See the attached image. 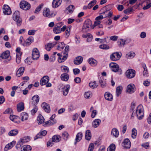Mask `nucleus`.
Here are the masks:
<instances>
[{
  "mask_svg": "<svg viewBox=\"0 0 151 151\" xmlns=\"http://www.w3.org/2000/svg\"><path fill=\"white\" fill-rule=\"evenodd\" d=\"M143 106L142 105H139L137 107L136 111L137 116L138 119L141 120L144 117Z\"/></svg>",
  "mask_w": 151,
  "mask_h": 151,
  "instance_id": "nucleus-1",
  "label": "nucleus"
},
{
  "mask_svg": "<svg viewBox=\"0 0 151 151\" xmlns=\"http://www.w3.org/2000/svg\"><path fill=\"white\" fill-rule=\"evenodd\" d=\"M101 14L103 15L105 18L107 17H111L113 15V12L111 10H109L104 7H102L100 10Z\"/></svg>",
  "mask_w": 151,
  "mask_h": 151,
  "instance_id": "nucleus-2",
  "label": "nucleus"
},
{
  "mask_svg": "<svg viewBox=\"0 0 151 151\" xmlns=\"http://www.w3.org/2000/svg\"><path fill=\"white\" fill-rule=\"evenodd\" d=\"M13 19L17 22V25L20 26L22 23V19L19 16V13L18 11H15L13 14Z\"/></svg>",
  "mask_w": 151,
  "mask_h": 151,
  "instance_id": "nucleus-3",
  "label": "nucleus"
},
{
  "mask_svg": "<svg viewBox=\"0 0 151 151\" xmlns=\"http://www.w3.org/2000/svg\"><path fill=\"white\" fill-rule=\"evenodd\" d=\"M121 56V53L118 52H114L110 55V58L111 60L116 61L119 60Z\"/></svg>",
  "mask_w": 151,
  "mask_h": 151,
  "instance_id": "nucleus-4",
  "label": "nucleus"
},
{
  "mask_svg": "<svg viewBox=\"0 0 151 151\" xmlns=\"http://www.w3.org/2000/svg\"><path fill=\"white\" fill-rule=\"evenodd\" d=\"M126 76L128 78H132L135 76L136 71L132 69H129L126 72Z\"/></svg>",
  "mask_w": 151,
  "mask_h": 151,
  "instance_id": "nucleus-5",
  "label": "nucleus"
},
{
  "mask_svg": "<svg viewBox=\"0 0 151 151\" xmlns=\"http://www.w3.org/2000/svg\"><path fill=\"white\" fill-rule=\"evenodd\" d=\"M20 7L25 10H27L30 9V5L28 2L24 1H21L20 3Z\"/></svg>",
  "mask_w": 151,
  "mask_h": 151,
  "instance_id": "nucleus-6",
  "label": "nucleus"
},
{
  "mask_svg": "<svg viewBox=\"0 0 151 151\" xmlns=\"http://www.w3.org/2000/svg\"><path fill=\"white\" fill-rule=\"evenodd\" d=\"M43 14L45 17L50 18L55 16L53 13L50 11L49 8L44 9L43 10Z\"/></svg>",
  "mask_w": 151,
  "mask_h": 151,
  "instance_id": "nucleus-7",
  "label": "nucleus"
},
{
  "mask_svg": "<svg viewBox=\"0 0 151 151\" xmlns=\"http://www.w3.org/2000/svg\"><path fill=\"white\" fill-rule=\"evenodd\" d=\"M40 57V52L37 48H35L33 49L32 51V58L33 60H36L37 59Z\"/></svg>",
  "mask_w": 151,
  "mask_h": 151,
  "instance_id": "nucleus-8",
  "label": "nucleus"
},
{
  "mask_svg": "<svg viewBox=\"0 0 151 151\" xmlns=\"http://www.w3.org/2000/svg\"><path fill=\"white\" fill-rule=\"evenodd\" d=\"M136 90L135 86L133 83L129 84L127 88V91L129 93H133Z\"/></svg>",
  "mask_w": 151,
  "mask_h": 151,
  "instance_id": "nucleus-9",
  "label": "nucleus"
},
{
  "mask_svg": "<svg viewBox=\"0 0 151 151\" xmlns=\"http://www.w3.org/2000/svg\"><path fill=\"white\" fill-rule=\"evenodd\" d=\"M61 56H60V57L58 58V61L60 63L64 62L66 60L68 56V53L64 52L61 53Z\"/></svg>",
  "mask_w": 151,
  "mask_h": 151,
  "instance_id": "nucleus-10",
  "label": "nucleus"
},
{
  "mask_svg": "<svg viewBox=\"0 0 151 151\" xmlns=\"http://www.w3.org/2000/svg\"><path fill=\"white\" fill-rule=\"evenodd\" d=\"M3 13L5 15H10L12 13L11 9L7 5H4L3 6Z\"/></svg>",
  "mask_w": 151,
  "mask_h": 151,
  "instance_id": "nucleus-11",
  "label": "nucleus"
},
{
  "mask_svg": "<svg viewBox=\"0 0 151 151\" xmlns=\"http://www.w3.org/2000/svg\"><path fill=\"white\" fill-rule=\"evenodd\" d=\"M109 66L112 70L115 72H117L119 70V66L116 63H111L109 64Z\"/></svg>",
  "mask_w": 151,
  "mask_h": 151,
  "instance_id": "nucleus-12",
  "label": "nucleus"
},
{
  "mask_svg": "<svg viewBox=\"0 0 151 151\" xmlns=\"http://www.w3.org/2000/svg\"><path fill=\"white\" fill-rule=\"evenodd\" d=\"M105 18L103 15L102 14L97 17L95 19L96 20L94 23V24L93 25V26L95 27L98 25L99 24H101V20L104 18Z\"/></svg>",
  "mask_w": 151,
  "mask_h": 151,
  "instance_id": "nucleus-13",
  "label": "nucleus"
},
{
  "mask_svg": "<svg viewBox=\"0 0 151 151\" xmlns=\"http://www.w3.org/2000/svg\"><path fill=\"white\" fill-rule=\"evenodd\" d=\"M49 81V78L47 76H45L41 79L40 84L41 86H43L47 83Z\"/></svg>",
  "mask_w": 151,
  "mask_h": 151,
  "instance_id": "nucleus-14",
  "label": "nucleus"
},
{
  "mask_svg": "<svg viewBox=\"0 0 151 151\" xmlns=\"http://www.w3.org/2000/svg\"><path fill=\"white\" fill-rule=\"evenodd\" d=\"M42 106L44 110L47 113H49L50 111V106L46 103L43 102L42 104Z\"/></svg>",
  "mask_w": 151,
  "mask_h": 151,
  "instance_id": "nucleus-15",
  "label": "nucleus"
},
{
  "mask_svg": "<svg viewBox=\"0 0 151 151\" xmlns=\"http://www.w3.org/2000/svg\"><path fill=\"white\" fill-rule=\"evenodd\" d=\"M33 38L32 37L30 36L27 39L24 43L22 44L23 46H27L30 45L33 41Z\"/></svg>",
  "mask_w": 151,
  "mask_h": 151,
  "instance_id": "nucleus-16",
  "label": "nucleus"
},
{
  "mask_svg": "<svg viewBox=\"0 0 151 151\" xmlns=\"http://www.w3.org/2000/svg\"><path fill=\"white\" fill-rule=\"evenodd\" d=\"M30 140L29 137H27L21 139L18 142L17 145H19L20 146L22 145L24 143L27 142Z\"/></svg>",
  "mask_w": 151,
  "mask_h": 151,
  "instance_id": "nucleus-17",
  "label": "nucleus"
},
{
  "mask_svg": "<svg viewBox=\"0 0 151 151\" xmlns=\"http://www.w3.org/2000/svg\"><path fill=\"white\" fill-rule=\"evenodd\" d=\"M40 98L37 95L34 96L32 99V105H35L38 104Z\"/></svg>",
  "mask_w": 151,
  "mask_h": 151,
  "instance_id": "nucleus-18",
  "label": "nucleus"
},
{
  "mask_svg": "<svg viewBox=\"0 0 151 151\" xmlns=\"http://www.w3.org/2000/svg\"><path fill=\"white\" fill-rule=\"evenodd\" d=\"M91 25V21L89 19L86 20L84 23V25L83 26V29H88Z\"/></svg>",
  "mask_w": 151,
  "mask_h": 151,
  "instance_id": "nucleus-19",
  "label": "nucleus"
},
{
  "mask_svg": "<svg viewBox=\"0 0 151 151\" xmlns=\"http://www.w3.org/2000/svg\"><path fill=\"white\" fill-rule=\"evenodd\" d=\"M62 2V0H53L52 6L53 8H56L59 6Z\"/></svg>",
  "mask_w": 151,
  "mask_h": 151,
  "instance_id": "nucleus-20",
  "label": "nucleus"
},
{
  "mask_svg": "<svg viewBox=\"0 0 151 151\" xmlns=\"http://www.w3.org/2000/svg\"><path fill=\"white\" fill-rule=\"evenodd\" d=\"M70 88V86L69 84H67L63 86V93L64 95L66 96L67 95Z\"/></svg>",
  "mask_w": 151,
  "mask_h": 151,
  "instance_id": "nucleus-21",
  "label": "nucleus"
},
{
  "mask_svg": "<svg viewBox=\"0 0 151 151\" xmlns=\"http://www.w3.org/2000/svg\"><path fill=\"white\" fill-rule=\"evenodd\" d=\"M56 42L47 43L45 46V49L47 51H50L51 49L56 45Z\"/></svg>",
  "mask_w": 151,
  "mask_h": 151,
  "instance_id": "nucleus-22",
  "label": "nucleus"
},
{
  "mask_svg": "<svg viewBox=\"0 0 151 151\" xmlns=\"http://www.w3.org/2000/svg\"><path fill=\"white\" fill-rule=\"evenodd\" d=\"M101 122V120L99 119H95L92 122V126L94 128L98 127Z\"/></svg>",
  "mask_w": 151,
  "mask_h": 151,
  "instance_id": "nucleus-23",
  "label": "nucleus"
},
{
  "mask_svg": "<svg viewBox=\"0 0 151 151\" xmlns=\"http://www.w3.org/2000/svg\"><path fill=\"white\" fill-rule=\"evenodd\" d=\"M105 99L109 101H111L113 100V96L112 95L108 92H106L104 94Z\"/></svg>",
  "mask_w": 151,
  "mask_h": 151,
  "instance_id": "nucleus-24",
  "label": "nucleus"
},
{
  "mask_svg": "<svg viewBox=\"0 0 151 151\" xmlns=\"http://www.w3.org/2000/svg\"><path fill=\"white\" fill-rule=\"evenodd\" d=\"M83 58L81 56H78L76 57L74 60V63L76 65H79L83 61Z\"/></svg>",
  "mask_w": 151,
  "mask_h": 151,
  "instance_id": "nucleus-25",
  "label": "nucleus"
},
{
  "mask_svg": "<svg viewBox=\"0 0 151 151\" xmlns=\"http://www.w3.org/2000/svg\"><path fill=\"white\" fill-rule=\"evenodd\" d=\"M15 144V141H13L12 142L6 145L4 148V150L5 151H6L9 150L11 149L13 147V146Z\"/></svg>",
  "mask_w": 151,
  "mask_h": 151,
  "instance_id": "nucleus-26",
  "label": "nucleus"
},
{
  "mask_svg": "<svg viewBox=\"0 0 151 151\" xmlns=\"http://www.w3.org/2000/svg\"><path fill=\"white\" fill-rule=\"evenodd\" d=\"M82 136L83 134L81 132H79L77 134L75 139V145H76L77 142H79L82 139Z\"/></svg>",
  "mask_w": 151,
  "mask_h": 151,
  "instance_id": "nucleus-27",
  "label": "nucleus"
},
{
  "mask_svg": "<svg viewBox=\"0 0 151 151\" xmlns=\"http://www.w3.org/2000/svg\"><path fill=\"white\" fill-rule=\"evenodd\" d=\"M124 147L126 149L129 148L131 146V142L128 139H126L124 140Z\"/></svg>",
  "mask_w": 151,
  "mask_h": 151,
  "instance_id": "nucleus-28",
  "label": "nucleus"
},
{
  "mask_svg": "<svg viewBox=\"0 0 151 151\" xmlns=\"http://www.w3.org/2000/svg\"><path fill=\"white\" fill-rule=\"evenodd\" d=\"M99 82L101 87L104 88L106 86V80H105L103 77H100L99 79Z\"/></svg>",
  "mask_w": 151,
  "mask_h": 151,
  "instance_id": "nucleus-29",
  "label": "nucleus"
},
{
  "mask_svg": "<svg viewBox=\"0 0 151 151\" xmlns=\"http://www.w3.org/2000/svg\"><path fill=\"white\" fill-rule=\"evenodd\" d=\"M10 56V52L9 51H6L4 52L0 56L3 59L8 58Z\"/></svg>",
  "mask_w": 151,
  "mask_h": 151,
  "instance_id": "nucleus-30",
  "label": "nucleus"
},
{
  "mask_svg": "<svg viewBox=\"0 0 151 151\" xmlns=\"http://www.w3.org/2000/svg\"><path fill=\"white\" fill-rule=\"evenodd\" d=\"M60 78L62 81H66L69 78V75L67 73H63L61 74Z\"/></svg>",
  "mask_w": 151,
  "mask_h": 151,
  "instance_id": "nucleus-31",
  "label": "nucleus"
},
{
  "mask_svg": "<svg viewBox=\"0 0 151 151\" xmlns=\"http://www.w3.org/2000/svg\"><path fill=\"white\" fill-rule=\"evenodd\" d=\"M85 137L86 139L88 140H89L91 139V134L89 130H87L86 132Z\"/></svg>",
  "mask_w": 151,
  "mask_h": 151,
  "instance_id": "nucleus-32",
  "label": "nucleus"
},
{
  "mask_svg": "<svg viewBox=\"0 0 151 151\" xmlns=\"http://www.w3.org/2000/svg\"><path fill=\"white\" fill-rule=\"evenodd\" d=\"M32 147L29 145H23L21 148V151H30L32 150Z\"/></svg>",
  "mask_w": 151,
  "mask_h": 151,
  "instance_id": "nucleus-33",
  "label": "nucleus"
},
{
  "mask_svg": "<svg viewBox=\"0 0 151 151\" xmlns=\"http://www.w3.org/2000/svg\"><path fill=\"white\" fill-rule=\"evenodd\" d=\"M24 70V67L20 68L17 71L16 75L18 77H20L22 75Z\"/></svg>",
  "mask_w": 151,
  "mask_h": 151,
  "instance_id": "nucleus-34",
  "label": "nucleus"
},
{
  "mask_svg": "<svg viewBox=\"0 0 151 151\" xmlns=\"http://www.w3.org/2000/svg\"><path fill=\"white\" fill-rule=\"evenodd\" d=\"M17 110L19 112L24 110V104L22 102L19 103L17 106Z\"/></svg>",
  "mask_w": 151,
  "mask_h": 151,
  "instance_id": "nucleus-35",
  "label": "nucleus"
},
{
  "mask_svg": "<svg viewBox=\"0 0 151 151\" xmlns=\"http://www.w3.org/2000/svg\"><path fill=\"white\" fill-rule=\"evenodd\" d=\"M56 122V121H54V122H52V120H49L47 121L43 124V126L44 127L52 125Z\"/></svg>",
  "mask_w": 151,
  "mask_h": 151,
  "instance_id": "nucleus-36",
  "label": "nucleus"
},
{
  "mask_svg": "<svg viewBox=\"0 0 151 151\" xmlns=\"http://www.w3.org/2000/svg\"><path fill=\"white\" fill-rule=\"evenodd\" d=\"M111 133L115 137H117L119 135V131L116 128H114L112 129Z\"/></svg>",
  "mask_w": 151,
  "mask_h": 151,
  "instance_id": "nucleus-37",
  "label": "nucleus"
},
{
  "mask_svg": "<svg viewBox=\"0 0 151 151\" xmlns=\"http://www.w3.org/2000/svg\"><path fill=\"white\" fill-rule=\"evenodd\" d=\"M75 7L73 5H70L68 7L66 8V10L67 11L68 14H71L74 10Z\"/></svg>",
  "mask_w": 151,
  "mask_h": 151,
  "instance_id": "nucleus-38",
  "label": "nucleus"
},
{
  "mask_svg": "<svg viewBox=\"0 0 151 151\" xmlns=\"http://www.w3.org/2000/svg\"><path fill=\"white\" fill-rule=\"evenodd\" d=\"M61 139L60 136L58 135L53 136L52 138V142H58L60 141Z\"/></svg>",
  "mask_w": 151,
  "mask_h": 151,
  "instance_id": "nucleus-39",
  "label": "nucleus"
},
{
  "mask_svg": "<svg viewBox=\"0 0 151 151\" xmlns=\"http://www.w3.org/2000/svg\"><path fill=\"white\" fill-rule=\"evenodd\" d=\"M88 62L91 65L95 66L97 65V61L93 58H89L88 60Z\"/></svg>",
  "mask_w": 151,
  "mask_h": 151,
  "instance_id": "nucleus-40",
  "label": "nucleus"
},
{
  "mask_svg": "<svg viewBox=\"0 0 151 151\" xmlns=\"http://www.w3.org/2000/svg\"><path fill=\"white\" fill-rule=\"evenodd\" d=\"M18 133V131L17 129H13L10 131L8 134L10 136H14L17 135Z\"/></svg>",
  "mask_w": 151,
  "mask_h": 151,
  "instance_id": "nucleus-41",
  "label": "nucleus"
},
{
  "mask_svg": "<svg viewBox=\"0 0 151 151\" xmlns=\"http://www.w3.org/2000/svg\"><path fill=\"white\" fill-rule=\"evenodd\" d=\"M21 116L22 121H24V120H27L28 117V114L25 112H22L21 114Z\"/></svg>",
  "mask_w": 151,
  "mask_h": 151,
  "instance_id": "nucleus-42",
  "label": "nucleus"
},
{
  "mask_svg": "<svg viewBox=\"0 0 151 151\" xmlns=\"http://www.w3.org/2000/svg\"><path fill=\"white\" fill-rule=\"evenodd\" d=\"M45 119L41 115H39L37 118V122L39 124H41L43 123Z\"/></svg>",
  "mask_w": 151,
  "mask_h": 151,
  "instance_id": "nucleus-43",
  "label": "nucleus"
},
{
  "mask_svg": "<svg viewBox=\"0 0 151 151\" xmlns=\"http://www.w3.org/2000/svg\"><path fill=\"white\" fill-rule=\"evenodd\" d=\"M135 54L133 52H129L126 54V57L128 58H134Z\"/></svg>",
  "mask_w": 151,
  "mask_h": 151,
  "instance_id": "nucleus-44",
  "label": "nucleus"
},
{
  "mask_svg": "<svg viewBox=\"0 0 151 151\" xmlns=\"http://www.w3.org/2000/svg\"><path fill=\"white\" fill-rule=\"evenodd\" d=\"M122 89V87L121 86H119L116 88V95L117 96H119V95L121 94Z\"/></svg>",
  "mask_w": 151,
  "mask_h": 151,
  "instance_id": "nucleus-45",
  "label": "nucleus"
},
{
  "mask_svg": "<svg viewBox=\"0 0 151 151\" xmlns=\"http://www.w3.org/2000/svg\"><path fill=\"white\" fill-rule=\"evenodd\" d=\"M137 134V131L136 129L133 128L132 130V137L133 139L136 138Z\"/></svg>",
  "mask_w": 151,
  "mask_h": 151,
  "instance_id": "nucleus-46",
  "label": "nucleus"
},
{
  "mask_svg": "<svg viewBox=\"0 0 151 151\" xmlns=\"http://www.w3.org/2000/svg\"><path fill=\"white\" fill-rule=\"evenodd\" d=\"M89 85L91 88L93 89L96 88L98 86V85L97 84L95 81L90 82L89 83Z\"/></svg>",
  "mask_w": 151,
  "mask_h": 151,
  "instance_id": "nucleus-47",
  "label": "nucleus"
},
{
  "mask_svg": "<svg viewBox=\"0 0 151 151\" xmlns=\"http://www.w3.org/2000/svg\"><path fill=\"white\" fill-rule=\"evenodd\" d=\"M142 66L144 69L143 75L144 76L148 74L147 69L146 65L145 63H143L142 64Z\"/></svg>",
  "mask_w": 151,
  "mask_h": 151,
  "instance_id": "nucleus-48",
  "label": "nucleus"
},
{
  "mask_svg": "<svg viewBox=\"0 0 151 151\" xmlns=\"http://www.w3.org/2000/svg\"><path fill=\"white\" fill-rule=\"evenodd\" d=\"M33 109L31 111V114L32 115H34L37 111L38 110V107L36 105H33Z\"/></svg>",
  "mask_w": 151,
  "mask_h": 151,
  "instance_id": "nucleus-49",
  "label": "nucleus"
},
{
  "mask_svg": "<svg viewBox=\"0 0 151 151\" xmlns=\"http://www.w3.org/2000/svg\"><path fill=\"white\" fill-rule=\"evenodd\" d=\"M115 145L114 144H112L109 147L107 151H115Z\"/></svg>",
  "mask_w": 151,
  "mask_h": 151,
  "instance_id": "nucleus-50",
  "label": "nucleus"
},
{
  "mask_svg": "<svg viewBox=\"0 0 151 151\" xmlns=\"http://www.w3.org/2000/svg\"><path fill=\"white\" fill-rule=\"evenodd\" d=\"M68 136L69 134L67 132L64 131L63 132L62 134V137L64 139L67 140L68 138Z\"/></svg>",
  "mask_w": 151,
  "mask_h": 151,
  "instance_id": "nucleus-51",
  "label": "nucleus"
},
{
  "mask_svg": "<svg viewBox=\"0 0 151 151\" xmlns=\"http://www.w3.org/2000/svg\"><path fill=\"white\" fill-rule=\"evenodd\" d=\"M43 6V4H42L39 5L37 7L36 9L35 10L34 13L36 14L37 13L39 12H40L41 10V8Z\"/></svg>",
  "mask_w": 151,
  "mask_h": 151,
  "instance_id": "nucleus-52",
  "label": "nucleus"
},
{
  "mask_svg": "<svg viewBox=\"0 0 151 151\" xmlns=\"http://www.w3.org/2000/svg\"><path fill=\"white\" fill-rule=\"evenodd\" d=\"M100 48L104 50H108L109 49V46L106 44L101 45H99Z\"/></svg>",
  "mask_w": 151,
  "mask_h": 151,
  "instance_id": "nucleus-53",
  "label": "nucleus"
},
{
  "mask_svg": "<svg viewBox=\"0 0 151 151\" xmlns=\"http://www.w3.org/2000/svg\"><path fill=\"white\" fill-rule=\"evenodd\" d=\"M53 31L54 33L55 34H58L61 32V30H60V28L55 27L53 28Z\"/></svg>",
  "mask_w": 151,
  "mask_h": 151,
  "instance_id": "nucleus-54",
  "label": "nucleus"
},
{
  "mask_svg": "<svg viewBox=\"0 0 151 151\" xmlns=\"http://www.w3.org/2000/svg\"><path fill=\"white\" fill-rule=\"evenodd\" d=\"M114 4H111L105 6L103 7L106 8L109 10H111V9L113 7Z\"/></svg>",
  "mask_w": 151,
  "mask_h": 151,
  "instance_id": "nucleus-55",
  "label": "nucleus"
},
{
  "mask_svg": "<svg viewBox=\"0 0 151 151\" xmlns=\"http://www.w3.org/2000/svg\"><path fill=\"white\" fill-rule=\"evenodd\" d=\"M127 43V40H125L122 39H121L120 40V41L119 42V46L120 47L122 46V45H124Z\"/></svg>",
  "mask_w": 151,
  "mask_h": 151,
  "instance_id": "nucleus-56",
  "label": "nucleus"
},
{
  "mask_svg": "<svg viewBox=\"0 0 151 151\" xmlns=\"http://www.w3.org/2000/svg\"><path fill=\"white\" fill-rule=\"evenodd\" d=\"M134 11V10L131 7L125 10L124 11V12L125 14H127L128 13H130L131 12H132Z\"/></svg>",
  "mask_w": 151,
  "mask_h": 151,
  "instance_id": "nucleus-57",
  "label": "nucleus"
},
{
  "mask_svg": "<svg viewBox=\"0 0 151 151\" xmlns=\"http://www.w3.org/2000/svg\"><path fill=\"white\" fill-rule=\"evenodd\" d=\"M145 2H146V6H144L143 8V9L144 10L147 9L151 7V3L148 4L147 1H145Z\"/></svg>",
  "mask_w": 151,
  "mask_h": 151,
  "instance_id": "nucleus-58",
  "label": "nucleus"
},
{
  "mask_svg": "<svg viewBox=\"0 0 151 151\" xmlns=\"http://www.w3.org/2000/svg\"><path fill=\"white\" fill-rule=\"evenodd\" d=\"M21 56H19V54H17L16 61V62L19 64V63L21 61Z\"/></svg>",
  "mask_w": 151,
  "mask_h": 151,
  "instance_id": "nucleus-59",
  "label": "nucleus"
},
{
  "mask_svg": "<svg viewBox=\"0 0 151 151\" xmlns=\"http://www.w3.org/2000/svg\"><path fill=\"white\" fill-rule=\"evenodd\" d=\"M94 147L93 143H91L89 145L88 151H93Z\"/></svg>",
  "mask_w": 151,
  "mask_h": 151,
  "instance_id": "nucleus-60",
  "label": "nucleus"
},
{
  "mask_svg": "<svg viewBox=\"0 0 151 151\" xmlns=\"http://www.w3.org/2000/svg\"><path fill=\"white\" fill-rule=\"evenodd\" d=\"M18 117L17 116L14 115H11L9 117V118L11 120L15 122V120L17 119Z\"/></svg>",
  "mask_w": 151,
  "mask_h": 151,
  "instance_id": "nucleus-61",
  "label": "nucleus"
},
{
  "mask_svg": "<svg viewBox=\"0 0 151 151\" xmlns=\"http://www.w3.org/2000/svg\"><path fill=\"white\" fill-rule=\"evenodd\" d=\"M61 68H63V70L64 71V72L68 73L69 71V68L67 66H62L61 67Z\"/></svg>",
  "mask_w": 151,
  "mask_h": 151,
  "instance_id": "nucleus-62",
  "label": "nucleus"
},
{
  "mask_svg": "<svg viewBox=\"0 0 151 151\" xmlns=\"http://www.w3.org/2000/svg\"><path fill=\"white\" fill-rule=\"evenodd\" d=\"M73 73L75 75L79 74L80 73V70L78 68H75L73 70Z\"/></svg>",
  "mask_w": 151,
  "mask_h": 151,
  "instance_id": "nucleus-63",
  "label": "nucleus"
},
{
  "mask_svg": "<svg viewBox=\"0 0 151 151\" xmlns=\"http://www.w3.org/2000/svg\"><path fill=\"white\" fill-rule=\"evenodd\" d=\"M42 134L39 132L34 137V139L36 140L38 138H42Z\"/></svg>",
  "mask_w": 151,
  "mask_h": 151,
  "instance_id": "nucleus-64",
  "label": "nucleus"
}]
</instances>
